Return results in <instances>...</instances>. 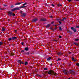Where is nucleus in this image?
<instances>
[{
  "mask_svg": "<svg viewBox=\"0 0 79 79\" xmlns=\"http://www.w3.org/2000/svg\"><path fill=\"white\" fill-rule=\"evenodd\" d=\"M48 74H51V75H52V74H53L54 76H56V73H55V72L52 71V70L49 71L48 72Z\"/></svg>",
  "mask_w": 79,
  "mask_h": 79,
  "instance_id": "nucleus-1",
  "label": "nucleus"
},
{
  "mask_svg": "<svg viewBox=\"0 0 79 79\" xmlns=\"http://www.w3.org/2000/svg\"><path fill=\"white\" fill-rule=\"evenodd\" d=\"M8 15L9 16H11L12 15L14 16H15V14L14 13H13L9 11L8 12Z\"/></svg>",
  "mask_w": 79,
  "mask_h": 79,
  "instance_id": "nucleus-2",
  "label": "nucleus"
},
{
  "mask_svg": "<svg viewBox=\"0 0 79 79\" xmlns=\"http://www.w3.org/2000/svg\"><path fill=\"white\" fill-rule=\"evenodd\" d=\"M63 72L64 73V74H66V75H67L68 74V71L65 70H64L63 71Z\"/></svg>",
  "mask_w": 79,
  "mask_h": 79,
  "instance_id": "nucleus-3",
  "label": "nucleus"
},
{
  "mask_svg": "<svg viewBox=\"0 0 79 79\" xmlns=\"http://www.w3.org/2000/svg\"><path fill=\"white\" fill-rule=\"evenodd\" d=\"M21 3H23V2H17L15 4V5H19L20 4H21Z\"/></svg>",
  "mask_w": 79,
  "mask_h": 79,
  "instance_id": "nucleus-4",
  "label": "nucleus"
},
{
  "mask_svg": "<svg viewBox=\"0 0 79 79\" xmlns=\"http://www.w3.org/2000/svg\"><path fill=\"white\" fill-rule=\"evenodd\" d=\"M18 62L19 63H20V64H23V61L20 60H18Z\"/></svg>",
  "mask_w": 79,
  "mask_h": 79,
  "instance_id": "nucleus-5",
  "label": "nucleus"
},
{
  "mask_svg": "<svg viewBox=\"0 0 79 79\" xmlns=\"http://www.w3.org/2000/svg\"><path fill=\"white\" fill-rule=\"evenodd\" d=\"M17 39V37H14L12 38V40H16Z\"/></svg>",
  "mask_w": 79,
  "mask_h": 79,
  "instance_id": "nucleus-6",
  "label": "nucleus"
},
{
  "mask_svg": "<svg viewBox=\"0 0 79 79\" xmlns=\"http://www.w3.org/2000/svg\"><path fill=\"white\" fill-rule=\"evenodd\" d=\"M37 21V19H34L32 20V22H35Z\"/></svg>",
  "mask_w": 79,
  "mask_h": 79,
  "instance_id": "nucleus-7",
  "label": "nucleus"
},
{
  "mask_svg": "<svg viewBox=\"0 0 79 79\" xmlns=\"http://www.w3.org/2000/svg\"><path fill=\"white\" fill-rule=\"evenodd\" d=\"M26 15V14H24V13H23L22 14V16H23V17H24Z\"/></svg>",
  "mask_w": 79,
  "mask_h": 79,
  "instance_id": "nucleus-8",
  "label": "nucleus"
},
{
  "mask_svg": "<svg viewBox=\"0 0 79 79\" xmlns=\"http://www.w3.org/2000/svg\"><path fill=\"white\" fill-rule=\"evenodd\" d=\"M14 9L15 10H20V9L19 8V7H18V8H14Z\"/></svg>",
  "mask_w": 79,
  "mask_h": 79,
  "instance_id": "nucleus-9",
  "label": "nucleus"
},
{
  "mask_svg": "<svg viewBox=\"0 0 79 79\" xmlns=\"http://www.w3.org/2000/svg\"><path fill=\"white\" fill-rule=\"evenodd\" d=\"M72 60H73V61L75 62L76 61V60H75L74 59V58L73 57H72Z\"/></svg>",
  "mask_w": 79,
  "mask_h": 79,
  "instance_id": "nucleus-10",
  "label": "nucleus"
},
{
  "mask_svg": "<svg viewBox=\"0 0 79 79\" xmlns=\"http://www.w3.org/2000/svg\"><path fill=\"white\" fill-rule=\"evenodd\" d=\"M51 57H48V58L47 59V60L48 61H49V60H51Z\"/></svg>",
  "mask_w": 79,
  "mask_h": 79,
  "instance_id": "nucleus-11",
  "label": "nucleus"
},
{
  "mask_svg": "<svg viewBox=\"0 0 79 79\" xmlns=\"http://www.w3.org/2000/svg\"><path fill=\"white\" fill-rule=\"evenodd\" d=\"M26 7V6H20L19 7V8H25Z\"/></svg>",
  "mask_w": 79,
  "mask_h": 79,
  "instance_id": "nucleus-12",
  "label": "nucleus"
},
{
  "mask_svg": "<svg viewBox=\"0 0 79 79\" xmlns=\"http://www.w3.org/2000/svg\"><path fill=\"white\" fill-rule=\"evenodd\" d=\"M25 50H26V51H27V50H29V48H25Z\"/></svg>",
  "mask_w": 79,
  "mask_h": 79,
  "instance_id": "nucleus-13",
  "label": "nucleus"
},
{
  "mask_svg": "<svg viewBox=\"0 0 79 79\" xmlns=\"http://www.w3.org/2000/svg\"><path fill=\"white\" fill-rule=\"evenodd\" d=\"M59 28L60 31H61L62 30V29H61V27H60Z\"/></svg>",
  "mask_w": 79,
  "mask_h": 79,
  "instance_id": "nucleus-14",
  "label": "nucleus"
},
{
  "mask_svg": "<svg viewBox=\"0 0 79 79\" xmlns=\"http://www.w3.org/2000/svg\"><path fill=\"white\" fill-rule=\"evenodd\" d=\"M57 54L58 55H61V52H58Z\"/></svg>",
  "mask_w": 79,
  "mask_h": 79,
  "instance_id": "nucleus-15",
  "label": "nucleus"
},
{
  "mask_svg": "<svg viewBox=\"0 0 79 79\" xmlns=\"http://www.w3.org/2000/svg\"><path fill=\"white\" fill-rule=\"evenodd\" d=\"M66 18H64L63 19L62 21H64V20H66Z\"/></svg>",
  "mask_w": 79,
  "mask_h": 79,
  "instance_id": "nucleus-16",
  "label": "nucleus"
},
{
  "mask_svg": "<svg viewBox=\"0 0 79 79\" xmlns=\"http://www.w3.org/2000/svg\"><path fill=\"white\" fill-rule=\"evenodd\" d=\"M11 40H12V38H10L8 39V40L9 41H10Z\"/></svg>",
  "mask_w": 79,
  "mask_h": 79,
  "instance_id": "nucleus-17",
  "label": "nucleus"
},
{
  "mask_svg": "<svg viewBox=\"0 0 79 79\" xmlns=\"http://www.w3.org/2000/svg\"><path fill=\"white\" fill-rule=\"evenodd\" d=\"M3 44V43L2 42H0V46L2 45Z\"/></svg>",
  "mask_w": 79,
  "mask_h": 79,
  "instance_id": "nucleus-18",
  "label": "nucleus"
},
{
  "mask_svg": "<svg viewBox=\"0 0 79 79\" xmlns=\"http://www.w3.org/2000/svg\"><path fill=\"white\" fill-rule=\"evenodd\" d=\"M27 64V62H26L25 63V65H26Z\"/></svg>",
  "mask_w": 79,
  "mask_h": 79,
  "instance_id": "nucleus-19",
  "label": "nucleus"
},
{
  "mask_svg": "<svg viewBox=\"0 0 79 79\" xmlns=\"http://www.w3.org/2000/svg\"><path fill=\"white\" fill-rule=\"evenodd\" d=\"M48 70V69L46 68H44V70H45L46 71H47V70Z\"/></svg>",
  "mask_w": 79,
  "mask_h": 79,
  "instance_id": "nucleus-20",
  "label": "nucleus"
},
{
  "mask_svg": "<svg viewBox=\"0 0 79 79\" xmlns=\"http://www.w3.org/2000/svg\"><path fill=\"white\" fill-rule=\"evenodd\" d=\"M27 3L26 2L25 3L23 4V6H25V5H26Z\"/></svg>",
  "mask_w": 79,
  "mask_h": 79,
  "instance_id": "nucleus-21",
  "label": "nucleus"
},
{
  "mask_svg": "<svg viewBox=\"0 0 79 79\" xmlns=\"http://www.w3.org/2000/svg\"><path fill=\"white\" fill-rule=\"evenodd\" d=\"M5 28H4L3 27L2 29V31H5Z\"/></svg>",
  "mask_w": 79,
  "mask_h": 79,
  "instance_id": "nucleus-22",
  "label": "nucleus"
},
{
  "mask_svg": "<svg viewBox=\"0 0 79 79\" xmlns=\"http://www.w3.org/2000/svg\"><path fill=\"white\" fill-rule=\"evenodd\" d=\"M11 11H15V9H13L11 10Z\"/></svg>",
  "mask_w": 79,
  "mask_h": 79,
  "instance_id": "nucleus-23",
  "label": "nucleus"
},
{
  "mask_svg": "<svg viewBox=\"0 0 79 79\" xmlns=\"http://www.w3.org/2000/svg\"><path fill=\"white\" fill-rule=\"evenodd\" d=\"M75 41H78V40H79V39H75Z\"/></svg>",
  "mask_w": 79,
  "mask_h": 79,
  "instance_id": "nucleus-24",
  "label": "nucleus"
},
{
  "mask_svg": "<svg viewBox=\"0 0 79 79\" xmlns=\"http://www.w3.org/2000/svg\"><path fill=\"white\" fill-rule=\"evenodd\" d=\"M50 26V24H48V25L47 26V27H49V26Z\"/></svg>",
  "mask_w": 79,
  "mask_h": 79,
  "instance_id": "nucleus-25",
  "label": "nucleus"
},
{
  "mask_svg": "<svg viewBox=\"0 0 79 79\" xmlns=\"http://www.w3.org/2000/svg\"><path fill=\"white\" fill-rule=\"evenodd\" d=\"M58 6H61V4H58L57 5Z\"/></svg>",
  "mask_w": 79,
  "mask_h": 79,
  "instance_id": "nucleus-26",
  "label": "nucleus"
},
{
  "mask_svg": "<svg viewBox=\"0 0 79 79\" xmlns=\"http://www.w3.org/2000/svg\"><path fill=\"white\" fill-rule=\"evenodd\" d=\"M42 21H46V19H42Z\"/></svg>",
  "mask_w": 79,
  "mask_h": 79,
  "instance_id": "nucleus-27",
  "label": "nucleus"
},
{
  "mask_svg": "<svg viewBox=\"0 0 79 79\" xmlns=\"http://www.w3.org/2000/svg\"><path fill=\"white\" fill-rule=\"evenodd\" d=\"M60 60H61V59H60V58H59L58 60H57V61H60Z\"/></svg>",
  "mask_w": 79,
  "mask_h": 79,
  "instance_id": "nucleus-28",
  "label": "nucleus"
},
{
  "mask_svg": "<svg viewBox=\"0 0 79 79\" xmlns=\"http://www.w3.org/2000/svg\"><path fill=\"white\" fill-rule=\"evenodd\" d=\"M73 31L74 32H75L76 31V29H74Z\"/></svg>",
  "mask_w": 79,
  "mask_h": 79,
  "instance_id": "nucleus-29",
  "label": "nucleus"
},
{
  "mask_svg": "<svg viewBox=\"0 0 79 79\" xmlns=\"http://www.w3.org/2000/svg\"><path fill=\"white\" fill-rule=\"evenodd\" d=\"M74 44H75V45H78V44H77L76 43H74Z\"/></svg>",
  "mask_w": 79,
  "mask_h": 79,
  "instance_id": "nucleus-30",
  "label": "nucleus"
},
{
  "mask_svg": "<svg viewBox=\"0 0 79 79\" xmlns=\"http://www.w3.org/2000/svg\"><path fill=\"white\" fill-rule=\"evenodd\" d=\"M13 7H14V6L13 5H12L11 6V8H13Z\"/></svg>",
  "mask_w": 79,
  "mask_h": 79,
  "instance_id": "nucleus-31",
  "label": "nucleus"
},
{
  "mask_svg": "<svg viewBox=\"0 0 79 79\" xmlns=\"http://www.w3.org/2000/svg\"><path fill=\"white\" fill-rule=\"evenodd\" d=\"M26 55H29V52H28L26 53Z\"/></svg>",
  "mask_w": 79,
  "mask_h": 79,
  "instance_id": "nucleus-32",
  "label": "nucleus"
},
{
  "mask_svg": "<svg viewBox=\"0 0 79 79\" xmlns=\"http://www.w3.org/2000/svg\"><path fill=\"white\" fill-rule=\"evenodd\" d=\"M71 29H72V30H73V29H74V27H71Z\"/></svg>",
  "mask_w": 79,
  "mask_h": 79,
  "instance_id": "nucleus-33",
  "label": "nucleus"
},
{
  "mask_svg": "<svg viewBox=\"0 0 79 79\" xmlns=\"http://www.w3.org/2000/svg\"><path fill=\"white\" fill-rule=\"evenodd\" d=\"M69 33H70V34H71L72 33L71 31H69Z\"/></svg>",
  "mask_w": 79,
  "mask_h": 79,
  "instance_id": "nucleus-34",
  "label": "nucleus"
},
{
  "mask_svg": "<svg viewBox=\"0 0 79 79\" xmlns=\"http://www.w3.org/2000/svg\"><path fill=\"white\" fill-rule=\"evenodd\" d=\"M21 44H22V45H24V42H23Z\"/></svg>",
  "mask_w": 79,
  "mask_h": 79,
  "instance_id": "nucleus-35",
  "label": "nucleus"
},
{
  "mask_svg": "<svg viewBox=\"0 0 79 79\" xmlns=\"http://www.w3.org/2000/svg\"><path fill=\"white\" fill-rule=\"evenodd\" d=\"M76 27L77 28H79V26H76Z\"/></svg>",
  "mask_w": 79,
  "mask_h": 79,
  "instance_id": "nucleus-36",
  "label": "nucleus"
},
{
  "mask_svg": "<svg viewBox=\"0 0 79 79\" xmlns=\"http://www.w3.org/2000/svg\"><path fill=\"white\" fill-rule=\"evenodd\" d=\"M76 65H77V66H79V63H77V64H76Z\"/></svg>",
  "mask_w": 79,
  "mask_h": 79,
  "instance_id": "nucleus-37",
  "label": "nucleus"
},
{
  "mask_svg": "<svg viewBox=\"0 0 79 79\" xmlns=\"http://www.w3.org/2000/svg\"><path fill=\"white\" fill-rule=\"evenodd\" d=\"M50 18H53V17L52 16H50Z\"/></svg>",
  "mask_w": 79,
  "mask_h": 79,
  "instance_id": "nucleus-38",
  "label": "nucleus"
},
{
  "mask_svg": "<svg viewBox=\"0 0 79 79\" xmlns=\"http://www.w3.org/2000/svg\"><path fill=\"white\" fill-rule=\"evenodd\" d=\"M59 38H60V39H61V36H59Z\"/></svg>",
  "mask_w": 79,
  "mask_h": 79,
  "instance_id": "nucleus-39",
  "label": "nucleus"
},
{
  "mask_svg": "<svg viewBox=\"0 0 79 79\" xmlns=\"http://www.w3.org/2000/svg\"><path fill=\"white\" fill-rule=\"evenodd\" d=\"M21 52H24V51L23 50H22V51H21Z\"/></svg>",
  "mask_w": 79,
  "mask_h": 79,
  "instance_id": "nucleus-40",
  "label": "nucleus"
},
{
  "mask_svg": "<svg viewBox=\"0 0 79 79\" xmlns=\"http://www.w3.org/2000/svg\"><path fill=\"white\" fill-rule=\"evenodd\" d=\"M68 1L69 2H71V0H68Z\"/></svg>",
  "mask_w": 79,
  "mask_h": 79,
  "instance_id": "nucleus-41",
  "label": "nucleus"
},
{
  "mask_svg": "<svg viewBox=\"0 0 79 79\" xmlns=\"http://www.w3.org/2000/svg\"><path fill=\"white\" fill-rule=\"evenodd\" d=\"M59 23H60V24H61V22L60 21H59Z\"/></svg>",
  "mask_w": 79,
  "mask_h": 79,
  "instance_id": "nucleus-42",
  "label": "nucleus"
},
{
  "mask_svg": "<svg viewBox=\"0 0 79 79\" xmlns=\"http://www.w3.org/2000/svg\"><path fill=\"white\" fill-rule=\"evenodd\" d=\"M20 13H21V14H22L23 13V12L22 11H21V12H20Z\"/></svg>",
  "mask_w": 79,
  "mask_h": 79,
  "instance_id": "nucleus-43",
  "label": "nucleus"
},
{
  "mask_svg": "<svg viewBox=\"0 0 79 79\" xmlns=\"http://www.w3.org/2000/svg\"><path fill=\"white\" fill-rule=\"evenodd\" d=\"M53 23H54V22H52V24H53Z\"/></svg>",
  "mask_w": 79,
  "mask_h": 79,
  "instance_id": "nucleus-44",
  "label": "nucleus"
},
{
  "mask_svg": "<svg viewBox=\"0 0 79 79\" xmlns=\"http://www.w3.org/2000/svg\"><path fill=\"white\" fill-rule=\"evenodd\" d=\"M52 6H54V5L53 4H52Z\"/></svg>",
  "mask_w": 79,
  "mask_h": 79,
  "instance_id": "nucleus-45",
  "label": "nucleus"
},
{
  "mask_svg": "<svg viewBox=\"0 0 79 79\" xmlns=\"http://www.w3.org/2000/svg\"><path fill=\"white\" fill-rule=\"evenodd\" d=\"M4 6H6V5H4Z\"/></svg>",
  "mask_w": 79,
  "mask_h": 79,
  "instance_id": "nucleus-46",
  "label": "nucleus"
},
{
  "mask_svg": "<svg viewBox=\"0 0 79 79\" xmlns=\"http://www.w3.org/2000/svg\"><path fill=\"white\" fill-rule=\"evenodd\" d=\"M70 53H71V52H69V54H70Z\"/></svg>",
  "mask_w": 79,
  "mask_h": 79,
  "instance_id": "nucleus-47",
  "label": "nucleus"
},
{
  "mask_svg": "<svg viewBox=\"0 0 79 79\" xmlns=\"http://www.w3.org/2000/svg\"><path fill=\"white\" fill-rule=\"evenodd\" d=\"M52 64H51V65L52 66Z\"/></svg>",
  "mask_w": 79,
  "mask_h": 79,
  "instance_id": "nucleus-48",
  "label": "nucleus"
},
{
  "mask_svg": "<svg viewBox=\"0 0 79 79\" xmlns=\"http://www.w3.org/2000/svg\"><path fill=\"white\" fill-rule=\"evenodd\" d=\"M15 32H16V30H15Z\"/></svg>",
  "mask_w": 79,
  "mask_h": 79,
  "instance_id": "nucleus-49",
  "label": "nucleus"
},
{
  "mask_svg": "<svg viewBox=\"0 0 79 79\" xmlns=\"http://www.w3.org/2000/svg\"><path fill=\"white\" fill-rule=\"evenodd\" d=\"M0 10H2V9H0Z\"/></svg>",
  "mask_w": 79,
  "mask_h": 79,
  "instance_id": "nucleus-50",
  "label": "nucleus"
},
{
  "mask_svg": "<svg viewBox=\"0 0 79 79\" xmlns=\"http://www.w3.org/2000/svg\"><path fill=\"white\" fill-rule=\"evenodd\" d=\"M76 0L77 1L78 0Z\"/></svg>",
  "mask_w": 79,
  "mask_h": 79,
  "instance_id": "nucleus-51",
  "label": "nucleus"
},
{
  "mask_svg": "<svg viewBox=\"0 0 79 79\" xmlns=\"http://www.w3.org/2000/svg\"><path fill=\"white\" fill-rule=\"evenodd\" d=\"M57 20H58V19H57Z\"/></svg>",
  "mask_w": 79,
  "mask_h": 79,
  "instance_id": "nucleus-52",
  "label": "nucleus"
}]
</instances>
